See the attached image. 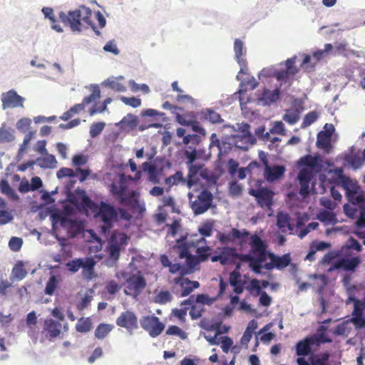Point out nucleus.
Here are the masks:
<instances>
[{"label":"nucleus","instance_id":"1","mask_svg":"<svg viewBox=\"0 0 365 365\" xmlns=\"http://www.w3.org/2000/svg\"><path fill=\"white\" fill-rule=\"evenodd\" d=\"M210 250L207 241L197 235H193L176 241L175 245L170 251L171 257L178 256L173 262L165 255H161L160 259L164 267H169L170 273H179L184 276L192 273L200 263L207 260L210 255Z\"/></svg>","mask_w":365,"mask_h":365},{"label":"nucleus","instance_id":"2","mask_svg":"<svg viewBox=\"0 0 365 365\" xmlns=\"http://www.w3.org/2000/svg\"><path fill=\"white\" fill-rule=\"evenodd\" d=\"M297 166L299 182H316L317 175L319 182H352L344 175L342 168L336 167L329 160H323L318 154L301 157L297 162Z\"/></svg>","mask_w":365,"mask_h":365},{"label":"nucleus","instance_id":"3","mask_svg":"<svg viewBox=\"0 0 365 365\" xmlns=\"http://www.w3.org/2000/svg\"><path fill=\"white\" fill-rule=\"evenodd\" d=\"M92 10L84 5H80L73 10H69L67 13L60 11L58 17L60 21L69 26L71 31L75 34H80L89 27L98 36H101L102 33L97 26L91 20Z\"/></svg>","mask_w":365,"mask_h":365},{"label":"nucleus","instance_id":"4","mask_svg":"<svg viewBox=\"0 0 365 365\" xmlns=\"http://www.w3.org/2000/svg\"><path fill=\"white\" fill-rule=\"evenodd\" d=\"M87 157L83 155H75L72 158V163L76 166V170H73L68 168H62L57 171L56 175L58 180H61L63 178H74L76 177L80 182H83L91 174L89 169H82L81 165H85L87 163Z\"/></svg>","mask_w":365,"mask_h":365},{"label":"nucleus","instance_id":"5","mask_svg":"<svg viewBox=\"0 0 365 365\" xmlns=\"http://www.w3.org/2000/svg\"><path fill=\"white\" fill-rule=\"evenodd\" d=\"M110 191L121 204L134 206L138 203V193L129 190L127 184H110Z\"/></svg>","mask_w":365,"mask_h":365},{"label":"nucleus","instance_id":"6","mask_svg":"<svg viewBox=\"0 0 365 365\" xmlns=\"http://www.w3.org/2000/svg\"><path fill=\"white\" fill-rule=\"evenodd\" d=\"M96 210H95L96 213L94 217L96 218H100L103 222L102 230L103 232H106L107 230H110L113 222L117 220L118 213L113 207L103 202H101L99 207L96 206Z\"/></svg>","mask_w":365,"mask_h":365},{"label":"nucleus","instance_id":"7","mask_svg":"<svg viewBox=\"0 0 365 365\" xmlns=\"http://www.w3.org/2000/svg\"><path fill=\"white\" fill-rule=\"evenodd\" d=\"M128 237L126 234L119 232H113L108 241L107 251L109 257L114 261L119 259L121 249L128 245Z\"/></svg>","mask_w":365,"mask_h":365},{"label":"nucleus","instance_id":"8","mask_svg":"<svg viewBox=\"0 0 365 365\" xmlns=\"http://www.w3.org/2000/svg\"><path fill=\"white\" fill-rule=\"evenodd\" d=\"M170 166L169 162H165L162 158H156L153 162H145L141 165L142 171L148 175L150 182H159L160 175H162L164 165Z\"/></svg>","mask_w":365,"mask_h":365},{"label":"nucleus","instance_id":"9","mask_svg":"<svg viewBox=\"0 0 365 365\" xmlns=\"http://www.w3.org/2000/svg\"><path fill=\"white\" fill-rule=\"evenodd\" d=\"M140 324L141 327L153 338L158 336L165 329V324L155 315L142 317Z\"/></svg>","mask_w":365,"mask_h":365},{"label":"nucleus","instance_id":"10","mask_svg":"<svg viewBox=\"0 0 365 365\" xmlns=\"http://www.w3.org/2000/svg\"><path fill=\"white\" fill-rule=\"evenodd\" d=\"M126 287L124 293L126 295L138 297L146 287V281L143 276L133 274L125 280Z\"/></svg>","mask_w":365,"mask_h":365},{"label":"nucleus","instance_id":"11","mask_svg":"<svg viewBox=\"0 0 365 365\" xmlns=\"http://www.w3.org/2000/svg\"><path fill=\"white\" fill-rule=\"evenodd\" d=\"M249 245L250 246V253L256 256L262 263L264 262L269 253L267 250L268 247L267 242L255 234L250 236Z\"/></svg>","mask_w":365,"mask_h":365},{"label":"nucleus","instance_id":"12","mask_svg":"<svg viewBox=\"0 0 365 365\" xmlns=\"http://www.w3.org/2000/svg\"><path fill=\"white\" fill-rule=\"evenodd\" d=\"M117 326L125 329L130 334L138 329L136 314L130 310L123 312L115 320Z\"/></svg>","mask_w":365,"mask_h":365},{"label":"nucleus","instance_id":"13","mask_svg":"<svg viewBox=\"0 0 365 365\" xmlns=\"http://www.w3.org/2000/svg\"><path fill=\"white\" fill-rule=\"evenodd\" d=\"M249 194L255 197L261 207L270 208L273 204L274 192L267 187H259L256 189H250Z\"/></svg>","mask_w":365,"mask_h":365},{"label":"nucleus","instance_id":"14","mask_svg":"<svg viewBox=\"0 0 365 365\" xmlns=\"http://www.w3.org/2000/svg\"><path fill=\"white\" fill-rule=\"evenodd\" d=\"M212 195L207 190L202 191L197 199L191 203V208L195 215H201L206 212L211 206Z\"/></svg>","mask_w":365,"mask_h":365},{"label":"nucleus","instance_id":"15","mask_svg":"<svg viewBox=\"0 0 365 365\" xmlns=\"http://www.w3.org/2000/svg\"><path fill=\"white\" fill-rule=\"evenodd\" d=\"M25 98L14 90H9L1 95L2 108H23Z\"/></svg>","mask_w":365,"mask_h":365},{"label":"nucleus","instance_id":"16","mask_svg":"<svg viewBox=\"0 0 365 365\" xmlns=\"http://www.w3.org/2000/svg\"><path fill=\"white\" fill-rule=\"evenodd\" d=\"M346 190L347 197L353 204L365 202V193L361 190L359 184H335Z\"/></svg>","mask_w":365,"mask_h":365},{"label":"nucleus","instance_id":"17","mask_svg":"<svg viewBox=\"0 0 365 365\" xmlns=\"http://www.w3.org/2000/svg\"><path fill=\"white\" fill-rule=\"evenodd\" d=\"M267 258L270 259V262L265 263L262 265L263 268L267 270H272L274 268L282 270L287 267L291 262L289 254H284L282 256H277L274 253L269 252L267 255Z\"/></svg>","mask_w":365,"mask_h":365},{"label":"nucleus","instance_id":"18","mask_svg":"<svg viewBox=\"0 0 365 365\" xmlns=\"http://www.w3.org/2000/svg\"><path fill=\"white\" fill-rule=\"evenodd\" d=\"M250 232L246 229L240 230L237 228H232L229 233L219 232L217 238L221 244L227 245L230 242H234L236 240H240L242 237H248Z\"/></svg>","mask_w":365,"mask_h":365},{"label":"nucleus","instance_id":"19","mask_svg":"<svg viewBox=\"0 0 365 365\" xmlns=\"http://www.w3.org/2000/svg\"><path fill=\"white\" fill-rule=\"evenodd\" d=\"M303 109L301 101L295 100L294 106L286 110L282 119L289 125H294L299 121L300 113Z\"/></svg>","mask_w":365,"mask_h":365},{"label":"nucleus","instance_id":"20","mask_svg":"<svg viewBox=\"0 0 365 365\" xmlns=\"http://www.w3.org/2000/svg\"><path fill=\"white\" fill-rule=\"evenodd\" d=\"M235 58L240 67V72L244 73L247 66V60L245 58L247 50L244 42L240 38H235L234 42Z\"/></svg>","mask_w":365,"mask_h":365},{"label":"nucleus","instance_id":"21","mask_svg":"<svg viewBox=\"0 0 365 365\" xmlns=\"http://www.w3.org/2000/svg\"><path fill=\"white\" fill-rule=\"evenodd\" d=\"M286 168L284 165H266L264 169V178L268 182H272L280 180L284 175Z\"/></svg>","mask_w":365,"mask_h":365},{"label":"nucleus","instance_id":"22","mask_svg":"<svg viewBox=\"0 0 365 365\" xmlns=\"http://www.w3.org/2000/svg\"><path fill=\"white\" fill-rule=\"evenodd\" d=\"M281 86L282 83L273 91L264 89L261 96L257 100V104L259 106H268L278 101L280 98Z\"/></svg>","mask_w":365,"mask_h":365},{"label":"nucleus","instance_id":"23","mask_svg":"<svg viewBox=\"0 0 365 365\" xmlns=\"http://www.w3.org/2000/svg\"><path fill=\"white\" fill-rule=\"evenodd\" d=\"M361 263L359 257H354L351 258H341L335 262L332 269H343L345 271H354Z\"/></svg>","mask_w":365,"mask_h":365},{"label":"nucleus","instance_id":"24","mask_svg":"<svg viewBox=\"0 0 365 365\" xmlns=\"http://www.w3.org/2000/svg\"><path fill=\"white\" fill-rule=\"evenodd\" d=\"M174 282L176 284H180L182 287L181 296H188L195 289L200 287V283L197 281H191L187 278H183V276L175 278Z\"/></svg>","mask_w":365,"mask_h":365},{"label":"nucleus","instance_id":"25","mask_svg":"<svg viewBox=\"0 0 365 365\" xmlns=\"http://www.w3.org/2000/svg\"><path fill=\"white\" fill-rule=\"evenodd\" d=\"M242 262H248L250 269L256 274L262 272V262L256 256L250 252L247 255L238 254L237 258Z\"/></svg>","mask_w":365,"mask_h":365},{"label":"nucleus","instance_id":"26","mask_svg":"<svg viewBox=\"0 0 365 365\" xmlns=\"http://www.w3.org/2000/svg\"><path fill=\"white\" fill-rule=\"evenodd\" d=\"M96 264V262L93 257H88L83 258V265L81 267L83 269L82 275L86 280L90 281L96 277L94 269Z\"/></svg>","mask_w":365,"mask_h":365},{"label":"nucleus","instance_id":"27","mask_svg":"<svg viewBox=\"0 0 365 365\" xmlns=\"http://www.w3.org/2000/svg\"><path fill=\"white\" fill-rule=\"evenodd\" d=\"M314 343L310 336H307L296 344V354L299 356H308L312 353V346Z\"/></svg>","mask_w":365,"mask_h":365},{"label":"nucleus","instance_id":"28","mask_svg":"<svg viewBox=\"0 0 365 365\" xmlns=\"http://www.w3.org/2000/svg\"><path fill=\"white\" fill-rule=\"evenodd\" d=\"M138 123L136 115L128 113L120 121L115 123V125L122 130H126L127 129L133 130L138 125Z\"/></svg>","mask_w":365,"mask_h":365},{"label":"nucleus","instance_id":"29","mask_svg":"<svg viewBox=\"0 0 365 365\" xmlns=\"http://www.w3.org/2000/svg\"><path fill=\"white\" fill-rule=\"evenodd\" d=\"M295 59L296 56H294L285 61L287 69L280 71L277 76L278 81L287 82L290 75H294L297 73V69L294 67Z\"/></svg>","mask_w":365,"mask_h":365},{"label":"nucleus","instance_id":"30","mask_svg":"<svg viewBox=\"0 0 365 365\" xmlns=\"http://www.w3.org/2000/svg\"><path fill=\"white\" fill-rule=\"evenodd\" d=\"M62 325L60 322L47 319L44 322V330L51 338H56L61 334Z\"/></svg>","mask_w":365,"mask_h":365},{"label":"nucleus","instance_id":"31","mask_svg":"<svg viewBox=\"0 0 365 365\" xmlns=\"http://www.w3.org/2000/svg\"><path fill=\"white\" fill-rule=\"evenodd\" d=\"M43 157L37 158L34 161L35 164H37L42 168H54L57 165V160L55 156L52 154L43 153Z\"/></svg>","mask_w":365,"mask_h":365},{"label":"nucleus","instance_id":"32","mask_svg":"<svg viewBox=\"0 0 365 365\" xmlns=\"http://www.w3.org/2000/svg\"><path fill=\"white\" fill-rule=\"evenodd\" d=\"M221 253V264L228 265L235 263L238 253L235 248L224 247Z\"/></svg>","mask_w":365,"mask_h":365},{"label":"nucleus","instance_id":"33","mask_svg":"<svg viewBox=\"0 0 365 365\" xmlns=\"http://www.w3.org/2000/svg\"><path fill=\"white\" fill-rule=\"evenodd\" d=\"M290 217L289 214L284 212H279L277 215V225L282 232L287 230L292 232L294 230V225L290 223Z\"/></svg>","mask_w":365,"mask_h":365},{"label":"nucleus","instance_id":"34","mask_svg":"<svg viewBox=\"0 0 365 365\" xmlns=\"http://www.w3.org/2000/svg\"><path fill=\"white\" fill-rule=\"evenodd\" d=\"M61 225L68 229V232L71 233V237H75L82 232V226L76 220L62 217Z\"/></svg>","mask_w":365,"mask_h":365},{"label":"nucleus","instance_id":"35","mask_svg":"<svg viewBox=\"0 0 365 365\" xmlns=\"http://www.w3.org/2000/svg\"><path fill=\"white\" fill-rule=\"evenodd\" d=\"M214 302L213 299L210 298L207 294H197L196 297L195 295H191L187 299L184 300L181 304H192L195 302L197 304L202 305L204 304H211Z\"/></svg>","mask_w":365,"mask_h":365},{"label":"nucleus","instance_id":"36","mask_svg":"<svg viewBox=\"0 0 365 365\" xmlns=\"http://www.w3.org/2000/svg\"><path fill=\"white\" fill-rule=\"evenodd\" d=\"M189 168V173L187 177L189 178V182H197L194 178L195 175L200 173V176L203 179H206L208 180V173L207 170H202V166L200 165H187Z\"/></svg>","mask_w":365,"mask_h":365},{"label":"nucleus","instance_id":"37","mask_svg":"<svg viewBox=\"0 0 365 365\" xmlns=\"http://www.w3.org/2000/svg\"><path fill=\"white\" fill-rule=\"evenodd\" d=\"M331 137L329 136V134H327L324 131H320L317 134L316 145L318 148L324 149L329 153L331 149Z\"/></svg>","mask_w":365,"mask_h":365},{"label":"nucleus","instance_id":"38","mask_svg":"<svg viewBox=\"0 0 365 365\" xmlns=\"http://www.w3.org/2000/svg\"><path fill=\"white\" fill-rule=\"evenodd\" d=\"M113 326L112 324L101 323L96 327L94 335L98 339H104L109 333L113 330Z\"/></svg>","mask_w":365,"mask_h":365},{"label":"nucleus","instance_id":"39","mask_svg":"<svg viewBox=\"0 0 365 365\" xmlns=\"http://www.w3.org/2000/svg\"><path fill=\"white\" fill-rule=\"evenodd\" d=\"M91 90L92 91L91 94L88 96L85 97L82 103L83 105H88L91 104L93 102H95L98 99L101 98V90L99 88L98 85L97 84H91Z\"/></svg>","mask_w":365,"mask_h":365},{"label":"nucleus","instance_id":"40","mask_svg":"<svg viewBox=\"0 0 365 365\" xmlns=\"http://www.w3.org/2000/svg\"><path fill=\"white\" fill-rule=\"evenodd\" d=\"M14 130L10 128H5V123L0 128V143L14 140Z\"/></svg>","mask_w":365,"mask_h":365},{"label":"nucleus","instance_id":"41","mask_svg":"<svg viewBox=\"0 0 365 365\" xmlns=\"http://www.w3.org/2000/svg\"><path fill=\"white\" fill-rule=\"evenodd\" d=\"M101 84L102 86L110 88L115 91L125 92L126 91L125 86L122 83L117 82L115 78L113 76L107 78Z\"/></svg>","mask_w":365,"mask_h":365},{"label":"nucleus","instance_id":"42","mask_svg":"<svg viewBox=\"0 0 365 365\" xmlns=\"http://www.w3.org/2000/svg\"><path fill=\"white\" fill-rule=\"evenodd\" d=\"M212 228L213 225L210 222H207L198 228V232H200V235L197 234H194V235H197L200 237H202L206 241L205 237L211 236ZM192 236H193V235H187L184 237L190 238Z\"/></svg>","mask_w":365,"mask_h":365},{"label":"nucleus","instance_id":"43","mask_svg":"<svg viewBox=\"0 0 365 365\" xmlns=\"http://www.w3.org/2000/svg\"><path fill=\"white\" fill-rule=\"evenodd\" d=\"M26 274L27 272L24 268V263L21 261L18 262L13 267L12 275L15 279L21 280L26 277Z\"/></svg>","mask_w":365,"mask_h":365},{"label":"nucleus","instance_id":"44","mask_svg":"<svg viewBox=\"0 0 365 365\" xmlns=\"http://www.w3.org/2000/svg\"><path fill=\"white\" fill-rule=\"evenodd\" d=\"M245 289L254 297H257L262 292L260 282L257 279H252Z\"/></svg>","mask_w":365,"mask_h":365},{"label":"nucleus","instance_id":"45","mask_svg":"<svg viewBox=\"0 0 365 365\" xmlns=\"http://www.w3.org/2000/svg\"><path fill=\"white\" fill-rule=\"evenodd\" d=\"M172 299V294L168 290L160 291L154 297V302L159 304H165L168 302H171Z\"/></svg>","mask_w":365,"mask_h":365},{"label":"nucleus","instance_id":"46","mask_svg":"<svg viewBox=\"0 0 365 365\" xmlns=\"http://www.w3.org/2000/svg\"><path fill=\"white\" fill-rule=\"evenodd\" d=\"M91 322L89 318H81L76 324V329L78 332L86 333L91 329Z\"/></svg>","mask_w":365,"mask_h":365},{"label":"nucleus","instance_id":"47","mask_svg":"<svg viewBox=\"0 0 365 365\" xmlns=\"http://www.w3.org/2000/svg\"><path fill=\"white\" fill-rule=\"evenodd\" d=\"M317 218L325 224L336 222V215L333 212L327 210L320 212L317 215Z\"/></svg>","mask_w":365,"mask_h":365},{"label":"nucleus","instance_id":"48","mask_svg":"<svg viewBox=\"0 0 365 365\" xmlns=\"http://www.w3.org/2000/svg\"><path fill=\"white\" fill-rule=\"evenodd\" d=\"M319 117V114L316 110L311 111L305 115L302 123V128H305L314 123Z\"/></svg>","mask_w":365,"mask_h":365},{"label":"nucleus","instance_id":"49","mask_svg":"<svg viewBox=\"0 0 365 365\" xmlns=\"http://www.w3.org/2000/svg\"><path fill=\"white\" fill-rule=\"evenodd\" d=\"M35 131H29L24 137V141L22 144L20 145L17 158L19 159L21 158L23 153L26 150L27 145L29 144L31 139H33L35 136Z\"/></svg>","mask_w":365,"mask_h":365},{"label":"nucleus","instance_id":"50","mask_svg":"<svg viewBox=\"0 0 365 365\" xmlns=\"http://www.w3.org/2000/svg\"><path fill=\"white\" fill-rule=\"evenodd\" d=\"M204 115L205 118L210 121L212 123H220L223 121L220 115L212 109L207 108L204 111Z\"/></svg>","mask_w":365,"mask_h":365},{"label":"nucleus","instance_id":"51","mask_svg":"<svg viewBox=\"0 0 365 365\" xmlns=\"http://www.w3.org/2000/svg\"><path fill=\"white\" fill-rule=\"evenodd\" d=\"M309 336L312 339L314 344L317 346H319L321 344L330 343L332 341V339L324 333L317 334Z\"/></svg>","mask_w":365,"mask_h":365},{"label":"nucleus","instance_id":"52","mask_svg":"<svg viewBox=\"0 0 365 365\" xmlns=\"http://www.w3.org/2000/svg\"><path fill=\"white\" fill-rule=\"evenodd\" d=\"M128 83L132 92L135 93L138 91H141L146 94L150 92V88L145 83L138 84L134 80H130Z\"/></svg>","mask_w":365,"mask_h":365},{"label":"nucleus","instance_id":"53","mask_svg":"<svg viewBox=\"0 0 365 365\" xmlns=\"http://www.w3.org/2000/svg\"><path fill=\"white\" fill-rule=\"evenodd\" d=\"M166 334L178 336L182 339H185L187 337V334L175 325L170 326L166 330Z\"/></svg>","mask_w":365,"mask_h":365},{"label":"nucleus","instance_id":"54","mask_svg":"<svg viewBox=\"0 0 365 365\" xmlns=\"http://www.w3.org/2000/svg\"><path fill=\"white\" fill-rule=\"evenodd\" d=\"M280 71H278L274 66H269L263 68L258 74L259 78L262 77H270L275 76L277 79L278 74Z\"/></svg>","mask_w":365,"mask_h":365},{"label":"nucleus","instance_id":"55","mask_svg":"<svg viewBox=\"0 0 365 365\" xmlns=\"http://www.w3.org/2000/svg\"><path fill=\"white\" fill-rule=\"evenodd\" d=\"M106 126L104 122H98L93 123L90 127V135L92 138H96L101 134Z\"/></svg>","mask_w":365,"mask_h":365},{"label":"nucleus","instance_id":"56","mask_svg":"<svg viewBox=\"0 0 365 365\" xmlns=\"http://www.w3.org/2000/svg\"><path fill=\"white\" fill-rule=\"evenodd\" d=\"M57 284L56 277L54 275L51 276L46 283L45 293L48 295H53L57 288Z\"/></svg>","mask_w":365,"mask_h":365},{"label":"nucleus","instance_id":"57","mask_svg":"<svg viewBox=\"0 0 365 365\" xmlns=\"http://www.w3.org/2000/svg\"><path fill=\"white\" fill-rule=\"evenodd\" d=\"M345 160L354 170L360 168L363 164V160L359 156H346Z\"/></svg>","mask_w":365,"mask_h":365},{"label":"nucleus","instance_id":"58","mask_svg":"<svg viewBox=\"0 0 365 365\" xmlns=\"http://www.w3.org/2000/svg\"><path fill=\"white\" fill-rule=\"evenodd\" d=\"M83 258H77L75 259H73L71 261H69L66 264V267L69 271L71 272H76L79 270L80 268H81L83 265Z\"/></svg>","mask_w":365,"mask_h":365},{"label":"nucleus","instance_id":"59","mask_svg":"<svg viewBox=\"0 0 365 365\" xmlns=\"http://www.w3.org/2000/svg\"><path fill=\"white\" fill-rule=\"evenodd\" d=\"M190 316L192 319H197L202 317V312L204 311V307L200 304H191Z\"/></svg>","mask_w":365,"mask_h":365},{"label":"nucleus","instance_id":"60","mask_svg":"<svg viewBox=\"0 0 365 365\" xmlns=\"http://www.w3.org/2000/svg\"><path fill=\"white\" fill-rule=\"evenodd\" d=\"M120 99L125 105L130 106L133 108H138L141 105V100L135 96L130 98L121 96Z\"/></svg>","mask_w":365,"mask_h":365},{"label":"nucleus","instance_id":"61","mask_svg":"<svg viewBox=\"0 0 365 365\" xmlns=\"http://www.w3.org/2000/svg\"><path fill=\"white\" fill-rule=\"evenodd\" d=\"M185 156L187 159V165H192L197 158L202 157V154H199V152L194 148L191 152L186 150L185 152Z\"/></svg>","mask_w":365,"mask_h":365},{"label":"nucleus","instance_id":"62","mask_svg":"<svg viewBox=\"0 0 365 365\" xmlns=\"http://www.w3.org/2000/svg\"><path fill=\"white\" fill-rule=\"evenodd\" d=\"M23 245V240L20 237H13L9 242V248L14 252H18L21 250Z\"/></svg>","mask_w":365,"mask_h":365},{"label":"nucleus","instance_id":"63","mask_svg":"<svg viewBox=\"0 0 365 365\" xmlns=\"http://www.w3.org/2000/svg\"><path fill=\"white\" fill-rule=\"evenodd\" d=\"M0 189L2 193L10 198L15 200L18 198L16 192L10 187V184H0Z\"/></svg>","mask_w":365,"mask_h":365},{"label":"nucleus","instance_id":"64","mask_svg":"<svg viewBox=\"0 0 365 365\" xmlns=\"http://www.w3.org/2000/svg\"><path fill=\"white\" fill-rule=\"evenodd\" d=\"M103 48L104 51L112 53L114 55H118L120 53V50L113 39L107 42Z\"/></svg>","mask_w":365,"mask_h":365}]
</instances>
